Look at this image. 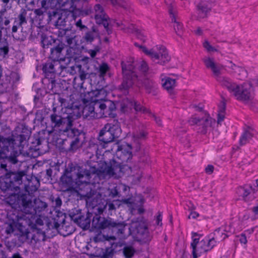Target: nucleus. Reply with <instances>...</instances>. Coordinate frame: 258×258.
Here are the masks:
<instances>
[{
  "mask_svg": "<svg viewBox=\"0 0 258 258\" xmlns=\"http://www.w3.org/2000/svg\"><path fill=\"white\" fill-rule=\"evenodd\" d=\"M101 166L97 162L88 160L82 166H73L70 165L66 169L64 174L60 178L62 185L66 188H70L77 185L83 193L91 191L89 183L91 178L96 175L100 178L113 177L118 178L123 174L125 166L120 163L113 162L110 166L106 163H101Z\"/></svg>",
  "mask_w": 258,
  "mask_h": 258,
  "instance_id": "nucleus-1",
  "label": "nucleus"
},
{
  "mask_svg": "<svg viewBox=\"0 0 258 258\" xmlns=\"http://www.w3.org/2000/svg\"><path fill=\"white\" fill-rule=\"evenodd\" d=\"M52 110L53 112L49 116V126H47L51 128L50 133L60 131L64 133L72 127L73 122L78 118L71 108H62L60 111L57 112L56 108L53 107Z\"/></svg>",
  "mask_w": 258,
  "mask_h": 258,
  "instance_id": "nucleus-2",
  "label": "nucleus"
},
{
  "mask_svg": "<svg viewBox=\"0 0 258 258\" xmlns=\"http://www.w3.org/2000/svg\"><path fill=\"white\" fill-rule=\"evenodd\" d=\"M223 87L226 88L237 100L244 103H249L254 97V87L250 82L237 84L230 79Z\"/></svg>",
  "mask_w": 258,
  "mask_h": 258,
  "instance_id": "nucleus-3",
  "label": "nucleus"
},
{
  "mask_svg": "<svg viewBox=\"0 0 258 258\" xmlns=\"http://www.w3.org/2000/svg\"><path fill=\"white\" fill-rule=\"evenodd\" d=\"M215 124V119L204 109L202 103L195 105V131L197 133L205 135L212 130Z\"/></svg>",
  "mask_w": 258,
  "mask_h": 258,
  "instance_id": "nucleus-4",
  "label": "nucleus"
},
{
  "mask_svg": "<svg viewBox=\"0 0 258 258\" xmlns=\"http://www.w3.org/2000/svg\"><path fill=\"white\" fill-rule=\"evenodd\" d=\"M15 203L23 213L34 218L37 213L44 211L47 207V204L45 202L39 199H35L33 202L30 196L26 194H22L19 196L18 200L12 204H15Z\"/></svg>",
  "mask_w": 258,
  "mask_h": 258,
  "instance_id": "nucleus-5",
  "label": "nucleus"
},
{
  "mask_svg": "<svg viewBox=\"0 0 258 258\" xmlns=\"http://www.w3.org/2000/svg\"><path fill=\"white\" fill-rule=\"evenodd\" d=\"M15 140L12 139H5L0 136V156L6 158L13 164L17 163L21 153L20 147L18 150L14 147Z\"/></svg>",
  "mask_w": 258,
  "mask_h": 258,
  "instance_id": "nucleus-6",
  "label": "nucleus"
},
{
  "mask_svg": "<svg viewBox=\"0 0 258 258\" xmlns=\"http://www.w3.org/2000/svg\"><path fill=\"white\" fill-rule=\"evenodd\" d=\"M92 212L96 215L93 218L92 226L95 229H104L107 227L112 228L113 230L118 235L124 233L126 224L123 222H116L111 219H105L98 215L97 211L92 209Z\"/></svg>",
  "mask_w": 258,
  "mask_h": 258,
  "instance_id": "nucleus-7",
  "label": "nucleus"
},
{
  "mask_svg": "<svg viewBox=\"0 0 258 258\" xmlns=\"http://www.w3.org/2000/svg\"><path fill=\"white\" fill-rule=\"evenodd\" d=\"M82 195L87 197V204H89V206H91L94 211H97L99 214L102 213L106 208L109 211H112L115 210L116 207H119L120 205L119 200H114L112 202L108 203L105 201H102L99 199H95L98 195L93 194L92 196L91 191L83 193Z\"/></svg>",
  "mask_w": 258,
  "mask_h": 258,
  "instance_id": "nucleus-8",
  "label": "nucleus"
},
{
  "mask_svg": "<svg viewBox=\"0 0 258 258\" xmlns=\"http://www.w3.org/2000/svg\"><path fill=\"white\" fill-rule=\"evenodd\" d=\"M121 130L119 122L113 120L111 123L106 124L100 131L98 139L104 144L112 142L114 139L120 137Z\"/></svg>",
  "mask_w": 258,
  "mask_h": 258,
  "instance_id": "nucleus-9",
  "label": "nucleus"
},
{
  "mask_svg": "<svg viewBox=\"0 0 258 258\" xmlns=\"http://www.w3.org/2000/svg\"><path fill=\"white\" fill-rule=\"evenodd\" d=\"M142 50L155 62L164 65L170 60V56L165 46L158 45L155 48L148 49L144 46L140 47Z\"/></svg>",
  "mask_w": 258,
  "mask_h": 258,
  "instance_id": "nucleus-10",
  "label": "nucleus"
},
{
  "mask_svg": "<svg viewBox=\"0 0 258 258\" xmlns=\"http://www.w3.org/2000/svg\"><path fill=\"white\" fill-rule=\"evenodd\" d=\"M204 63L206 67L210 70L216 80L223 87L230 79L229 78L221 76L222 72L224 66L222 64L215 61L213 57H205L203 58Z\"/></svg>",
  "mask_w": 258,
  "mask_h": 258,
  "instance_id": "nucleus-11",
  "label": "nucleus"
},
{
  "mask_svg": "<svg viewBox=\"0 0 258 258\" xmlns=\"http://www.w3.org/2000/svg\"><path fill=\"white\" fill-rule=\"evenodd\" d=\"M121 67L123 80L121 86V89L126 90L132 86L138 76L134 62L133 61L132 63L128 62L127 64L122 62Z\"/></svg>",
  "mask_w": 258,
  "mask_h": 258,
  "instance_id": "nucleus-12",
  "label": "nucleus"
},
{
  "mask_svg": "<svg viewBox=\"0 0 258 258\" xmlns=\"http://www.w3.org/2000/svg\"><path fill=\"white\" fill-rule=\"evenodd\" d=\"M64 133H67L70 143L69 150L70 151H76L81 147L85 139L83 133L76 128L71 127Z\"/></svg>",
  "mask_w": 258,
  "mask_h": 258,
  "instance_id": "nucleus-13",
  "label": "nucleus"
},
{
  "mask_svg": "<svg viewBox=\"0 0 258 258\" xmlns=\"http://www.w3.org/2000/svg\"><path fill=\"white\" fill-rule=\"evenodd\" d=\"M128 229L130 234H138L143 238H146L148 235L147 224L142 217L133 219Z\"/></svg>",
  "mask_w": 258,
  "mask_h": 258,
  "instance_id": "nucleus-14",
  "label": "nucleus"
},
{
  "mask_svg": "<svg viewBox=\"0 0 258 258\" xmlns=\"http://www.w3.org/2000/svg\"><path fill=\"white\" fill-rule=\"evenodd\" d=\"M95 100L93 105L95 108L96 118L111 116L112 111L115 108V104L112 102L108 101L106 103H104L101 101Z\"/></svg>",
  "mask_w": 258,
  "mask_h": 258,
  "instance_id": "nucleus-15",
  "label": "nucleus"
},
{
  "mask_svg": "<svg viewBox=\"0 0 258 258\" xmlns=\"http://www.w3.org/2000/svg\"><path fill=\"white\" fill-rule=\"evenodd\" d=\"M58 36L60 38L61 42L70 48H73L77 45L78 36L76 31L69 29L59 28Z\"/></svg>",
  "mask_w": 258,
  "mask_h": 258,
  "instance_id": "nucleus-16",
  "label": "nucleus"
},
{
  "mask_svg": "<svg viewBox=\"0 0 258 258\" xmlns=\"http://www.w3.org/2000/svg\"><path fill=\"white\" fill-rule=\"evenodd\" d=\"M94 18L96 22L99 25H102L106 30L107 34L112 33V30L108 27V17L106 15L103 7L100 4H96L94 7Z\"/></svg>",
  "mask_w": 258,
  "mask_h": 258,
  "instance_id": "nucleus-17",
  "label": "nucleus"
},
{
  "mask_svg": "<svg viewBox=\"0 0 258 258\" xmlns=\"http://www.w3.org/2000/svg\"><path fill=\"white\" fill-rule=\"evenodd\" d=\"M216 0H200L196 6L197 19L206 18L212 9V4Z\"/></svg>",
  "mask_w": 258,
  "mask_h": 258,
  "instance_id": "nucleus-18",
  "label": "nucleus"
},
{
  "mask_svg": "<svg viewBox=\"0 0 258 258\" xmlns=\"http://www.w3.org/2000/svg\"><path fill=\"white\" fill-rule=\"evenodd\" d=\"M0 188L4 191H11L8 193L9 197L14 198L15 200L20 195H17L14 191L19 189L17 185H15L14 182L11 180V178L6 176L5 178L0 179Z\"/></svg>",
  "mask_w": 258,
  "mask_h": 258,
  "instance_id": "nucleus-19",
  "label": "nucleus"
},
{
  "mask_svg": "<svg viewBox=\"0 0 258 258\" xmlns=\"http://www.w3.org/2000/svg\"><path fill=\"white\" fill-rule=\"evenodd\" d=\"M79 0H49L50 6L69 12H74Z\"/></svg>",
  "mask_w": 258,
  "mask_h": 258,
  "instance_id": "nucleus-20",
  "label": "nucleus"
},
{
  "mask_svg": "<svg viewBox=\"0 0 258 258\" xmlns=\"http://www.w3.org/2000/svg\"><path fill=\"white\" fill-rule=\"evenodd\" d=\"M208 239L202 235L195 233V258H197L202 253L208 251L207 245Z\"/></svg>",
  "mask_w": 258,
  "mask_h": 258,
  "instance_id": "nucleus-21",
  "label": "nucleus"
},
{
  "mask_svg": "<svg viewBox=\"0 0 258 258\" xmlns=\"http://www.w3.org/2000/svg\"><path fill=\"white\" fill-rule=\"evenodd\" d=\"M165 4L168 6L169 13L172 22L174 23L173 28L176 34L181 37L183 34V30L182 25L177 22L175 18L176 11L175 10L174 5L171 0H165Z\"/></svg>",
  "mask_w": 258,
  "mask_h": 258,
  "instance_id": "nucleus-22",
  "label": "nucleus"
},
{
  "mask_svg": "<svg viewBox=\"0 0 258 258\" xmlns=\"http://www.w3.org/2000/svg\"><path fill=\"white\" fill-rule=\"evenodd\" d=\"M116 25L120 27L121 29L124 30L127 33H135L140 39H142L144 36V33L136 27L134 24L129 23L127 21L124 20L120 22H117Z\"/></svg>",
  "mask_w": 258,
  "mask_h": 258,
  "instance_id": "nucleus-23",
  "label": "nucleus"
},
{
  "mask_svg": "<svg viewBox=\"0 0 258 258\" xmlns=\"http://www.w3.org/2000/svg\"><path fill=\"white\" fill-rule=\"evenodd\" d=\"M66 69L63 67L58 61L52 60L46 62L43 67V71L45 74L60 73L61 71Z\"/></svg>",
  "mask_w": 258,
  "mask_h": 258,
  "instance_id": "nucleus-24",
  "label": "nucleus"
},
{
  "mask_svg": "<svg viewBox=\"0 0 258 258\" xmlns=\"http://www.w3.org/2000/svg\"><path fill=\"white\" fill-rule=\"evenodd\" d=\"M48 18L50 21H53L56 27L65 26L66 25V17L65 15L60 13L53 9L52 12H48Z\"/></svg>",
  "mask_w": 258,
  "mask_h": 258,
  "instance_id": "nucleus-25",
  "label": "nucleus"
},
{
  "mask_svg": "<svg viewBox=\"0 0 258 258\" xmlns=\"http://www.w3.org/2000/svg\"><path fill=\"white\" fill-rule=\"evenodd\" d=\"M253 190V189L251 186L245 185L238 187L236 190V193L239 197H241L245 202H247L251 201L253 198L251 195Z\"/></svg>",
  "mask_w": 258,
  "mask_h": 258,
  "instance_id": "nucleus-26",
  "label": "nucleus"
},
{
  "mask_svg": "<svg viewBox=\"0 0 258 258\" xmlns=\"http://www.w3.org/2000/svg\"><path fill=\"white\" fill-rule=\"evenodd\" d=\"M117 155H119L122 161L127 162L132 158V147L130 145H122L117 151Z\"/></svg>",
  "mask_w": 258,
  "mask_h": 258,
  "instance_id": "nucleus-27",
  "label": "nucleus"
},
{
  "mask_svg": "<svg viewBox=\"0 0 258 258\" xmlns=\"http://www.w3.org/2000/svg\"><path fill=\"white\" fill-rule=\"evenodd\" d=\"M68 72L71 75H74L78 73L79 78L81 79L82 83H81V87H83L82 85L84 83L85 80L86 79L88 74L86 73L84 70L82 69V66L80 64H75L68 69Z\"/></svg>",
  "mask_w": 258,
  "mask_h": 258,
  "instance_id": "nucleus-28",
  "label": "nucleus"
},
{
  "mask_svg": "<svg viewBox=\"0 0 258 258\" xmlns=\"http://www.w3.org/2000/svg\"><path fill=\"white\" fill-rule=\"evenodd\" d=\"M63 48V44L62 43L51 48L49 58L52 60L58 61L59 62L60 60H64L61 57V53Z\"/></svg>",
  "mask_w": 258,
  "mask_h": 258,
  "instance_id": "nucleus-29",
  "label": "nucleus"
},
{
  "mask_svg": "<svg viewBox=\"0 0 258 258\" xmlns=\"http://www.w3.org/2000/svg\"><path fill=\"white\" fill-rule=\"evenodd\" d=\"M82 38L87 43H91L95 38L100 40V36L98 29L95 26H93L91 30L86 32Z\"/></svg>",
  "mask_w": 258,
  "mask_h": 258,
  "instance_id": "nucleus-30",
  "label": "nucleus"
},
{
  "mask_svg": "<svg viewBox=\"0 0 258 258\" xmlns=\"http://www.w3.org/2000/svg\"><path fill=\"white\" fill-rule=\"evenodd\" d=\"M85 153L88 155V157L91 158L95 154L96 156L100 155L101 152L99 149V146L94 141H90L88 146L85 150Z\"/></svg>",
  "mask_w": 258,
  "mask_h": 258,
  "instance_id": "nucleus-31",
  "label": "nucleus"
},
{
  "mask_svg": "<svg viewBox=\"0 0 258 258\" xmlns=\"http://www.w3.org/2000/svg\"><path fill=\"white\" fill-rule=\"evenodd\" d=\"M93 102L86 104L83 108L82 115L83 118L88 119L96 118L95 108L93 107Z\"/></svg>",
  "mask_w": 258,
  "mask_h": 258,
  "instance_id": "nucleus-32",
  "label": "nucleus"
},
{
  "mask_svg": "<svg viewBox=\"0 0 258 258\" xmlns=\"http://www.w3.org/2000/svg\"><path fill=\"white\" fill-rule=\"evenodd\" d=\"M252 132L253 129L249 126H247L244 128V132L239 140V144L240 146L245 145L252 139L253 136Z\"/></svg>",
  "mask_w": 258,
  "mask_h": 258,
  "instance_id": "nucleus-33",
  "label": "nucleus"
},
{
  "mask_svg": "<svg viewBox=\"0 0 258 258\" xmlns=\"http://www.w3.org/2000/svg\"><path fill=\"white\" fill-rule=\"evenodd\" d=\"M47 2L46 0H42L41 1V7L39 9H35L34 10V13L37 17L40 18H43V16L46 14L48 16V12H52L53 9H49L46 6Z\"/></svg>",
  "mask_w": 258,
  "mask_h": 258,
  "instance_id": "nucleus-34",
  "label": "nucleus"
},
{
  "mask_svg": "<svg viewBox=\"0 0 258 258\" xmlns=\"http://www.w3.org/2000/svg\"><path fill=\"white\" fill-rule=\"evenodd\" d=\"M80 100L84 104L94 102L93 90L90 92H82L80 94Z\"/></svg>",
  "mask_w": 258,
  "mask_h": 258,
  "instance_id": "nucleus-35",
  "label": "nucleus"
},
{
  "mask_svg": "<svg viewBox=\"0 0 258 258\" xmlns=\"http://www.w3.org/2000/svg\"><path fill=\"white\" fill-rule=\"evenodd\" d=\"M162 85L164 89L168 91H171L175 86L176 80L170 78L162 79Z\"/></svg>",
  "mask_w": 258,
  "mask_h": 258,
  "instance_id": "nucleus-36",
  "label": "nucleus"
},
{
  "mask_svg": "<svg viewBox=\"0 0 258 258\" xmlns=\"http://www.w3.org/2000/svg\"><path fill=\"white\" fill-rule=\"evenodd\" d=\"M93 92L94 100H97L98 101L105 99L107 95V92L104 88L93 90ZM94 101H95V100H94Z\"/></svg>",
  "mask_w": 258,
  "mask_h": 258,
  "instance_id": "nucleus-37",
  "label": "nucleus"
},
{
  "mask_svg": "<svg viewBox=\"0 0 258 258\" xmlns=\"http://www.w3.org/2000/svg\"><path fill=\"white\" fill-rule=\"evenodd\" d=\"M0 50L3 52L4 55H6L9 52L8 42L4 37H3V32L0 30Z\"/></svg>",
  "mask_w": 258,
  "mask_h": 258,
  "instance_id": "nucleus-38",
  "label": "nucleus"
},
{
  "mask_svg": "<svg viewBox=\"0 0 258 258\" xmlns=\"http://www.w3.org/2000/svg\"><path fill=\"white\" fill-rule=\"evenodd\" d=\"M134 102V101H131L128 98L123 100L121 103V110L123 112H126L129 110H132L133 108Z\"/></svg>",
  "mask_w": 258,
  "mask_h": 258,
  "instance_id": "nucleus-39",
  "label": "nucleus"
},
{
  "mask_svg": "<svg viewBox=\"0 0 258 258\" xmlns=\"http://www.w3.org/2000/svg\"><path fill=\"white\" fill-rule=\"evenodd\" d=\"M52 42L54 43V41L51 38L44 34L41 35V43L43 48H48L49 45H52Z\"/></svg>",
  "mask_w": 258,
  "mask_h": 258,
  "instance_id": "nucleus-40",
  "label": "nucleus"
},
{
  "mask_svg": "<svg viewBox=\"0 0 258 258\" xmlns=\"http://www.w3.org/2000/svg\"><path fill=\"white\" fill-rule=\"evenodd\" d=\"M109 67L106 63H102L99 66L98 69L99 76L100 77H103L106 75V73L109 71Z\"/></svg>",
  "mask_w": 258,
  "mask_h": 258,
  "instance_id": "nucleus-41",
  "label": "nucleus"
},
{
  "mask_svg": "<svg viewBox=\"0 0 258 258\" xmlns=\"http://www.w3.org/2000/svg\"><path fill=\"white\" fill-rule=\"evenodd\" d=\"M45 240V235L43 232H36L31 238V241L33 240L35 243L44 241Z\"/></svg>",
  "mask_w": 258,
  "mask_h": 258,
  "instance_id": "nucleus-42",
  "label": "nucleus"
},
{
  "mask_svg": "<svg viewBox=\"0 0 258 258\" xmlns=\"http://www.w3.org/2000/svg\"><path fill=\"white\" fill-rule=\"evenodd\" d=\"M26 12L24 10L18 16V19H16L15 21V23L19 24V26H22L24 24L27 23V20L26 19Z\"/></svg>",
  "mask_w": 258,
  "mask_h": 258,
  "instance_id": "nucleus-43",
  "label": "nucleus"
},
{
  "mask_svg": "<svg viewBox=\"0 0 258 258\" xmlns=\"http://www.w3.org/2000/svg\"><path fill=\"white\" fill-rule=\"evenodd\" d=\"M9 178H11V180L15 185H20L22 183V175L20 173H12Z\"/></svg>",
  "mask_w": 258,
  "mask_h": 258,
  "instance_id": "nucleus-44",
  "label": "nucleus"
},
{
  "mask_svg": "<svg viewBox=\"0 0 258 258\" xmlns=\"http://www.w3.org/2000/svg\"><path fill=\"white\" fill-rule=\"evenodd\" d=\"M147 133L145 131H141L139 133H136L133 135V139L135 142L138 144L141 140H144L146 139Z\"/></svg>",
  "mask_w": 258,
  "mask_h": 258,
  "instance_id": "nucleus-45",
  "label": "nucleus"
},
{
  "mask_svg": "<svg viewBox=\"0 0 258 258\" xmlns=\"http://www.w3.org/2000/svg\"><path fill=\"white\" fill-rule=\"evenodd\" d=\"M123 252L125 258H131L135 252V250L132 246H125L123 248Z\"/></svg>",
  "mask_w": 258,
  "mask_h": 258,
  "instance_id": "nucleus-46",
  "label": "nucleus"
},
{
  "mask_svg": "<svg viewBox=\"0 0 258 258\" xmlns=\"http://www.w3.org/2000/svg\"><path fill=\"white\" fill-rule=\"evenodd\" d=\"M28 215V216H27L26 217L29 219L30 224H32L33 222V221L35 220V223L37 225H42L43 224V220L41 218L38 217L37 216L36 214H35V217L34 218V217L32 218L29 215Z\"/></svg>",
  "mask_w": 258,
  "mask_h": 258,
  "instance_id": "nucleus-47",
  "label": "nucleus"
},
{
  "mask_svg": "<svg viewBox=\"0 0 258 258\" xmlns=\"http://www.w3.org/2000/svg\"><path fill=\"white\" fill-rule=\"evenodd\" d=\"M203 47L208 52L218 51L217 49L212 46L207 40H205L203 43Z\"/></svg>",
  "mask_w": 258,
  "mask_h": 258,
  "instance_id": "nucleus-48",
  "label": "nucleus"
},
{
  "mask_svg": "<svg viewBox=\"0 0 258 258\" xmlns=\"http://www.w3.org/2000/svg\"><path fill=\"white\" fill-rule=\"evenodd\" d=\"M138 68L141 72L143 73H146L149 70V68L147 63L144 61H142L138 66Z\"/></svg>",
  "mask_w": 258,
  "mask_h": 258,
  "instance_id": "nucleus-49",
  "label": "nucleus"
},
{
  "mask_svg": "<svg viewBox=\"0 0 258 258\" xmlns=\"http://www.w3.org/2000/svg\"><path fill=\"white\" fill-rule=\"evenodd\" d=\"M75 25L80 31L86 30L87 29V27L82 24L81 19H79L75 23Z\"/></svg>",
  "mask_w": 258,
  "mask_h": 258,
  "instance_id": "nucleus-50",
  "label": "nucleus"
},
{
  "mask_svg": "<svg viewBox=\"0 0 258 258\" xmlns=\"http://www.w3.org/2000/svg\"><path fill=\"white\" fill-rule=\"evenodd\" d=\"M136 111L145 112L146 109L139 103L137 102H134L133 108Z\"/></svg>",
  "mask_w": 258,
  "mask_h": 258,
  "instance_id": "nucleus-51",
  "label": "nucleus"
},
{
  "mask_svg": "<svg viewBox=\"0 0 258 258\" xmlns=\"http://www.w3.org/2000/svg\"><path fill=\"white\" fill-rule=\"evenodd\" d=\"M109 195L112 198H115L116 197H120L119 192L118 191V189L117 188V187H114V188H112L110 190V191L109 192Z\"/></svg>",
  "mask_w": 258,
  "mask_h": 258,
  "instance_id": "nucleus-52",
  "label": "nucleus"
},
{
  "mask_svg": "<svg viewBox=\"0 0 258 258\" xmlns=\"http://www.w3.org/2000/svg\"><path fill=\"white\" fill-rule=\"evenodd\" d=\"M215 243L216 241L214 238H212L211 239H208L207 245L208 248V250L211 249L214 247Z\"/></svg>",
  "mask_w": 258,
  "mask_h": 258,
  "instance_id": "nucleus-53",
  "label": "nucleus"
},
{
  "mask_svg": "<svg viewBox=\"0 0 258 258\" xmlns=\"http://www.w3.org/2000/svg\"><path fill=\"white\" fill-rule=\"evenodd\" d=\"M225 109H226V103L225 102V101H222L221 102V104L219 106L218 113H225Z\"/></svg>",
  "mask_w": 258,
  "mask_h": 258,
  "instance_id": "nucleus-54",
  "label": "nucleus"
},
{
  "mask_svg": "<svg viewBox=\"0 0 258 258\" xmlns=\"http://www.w3.org/2000/svg\"><path fill=\"white\" fill-rule=\"evenodd\" d=\"M214 167L212 165H208L205 168L206 172L208 174H211L214 171Z\"/></svg>",
  "mask_w": 258,
  "mask_h": 258,
  "instance_id": "nucleus-55",
  "label": "nucleus"
},
{
  "mask_svg": "<svg viewBox=\"0 0 258 258\" xmlns=\"http://www.w3.org/2000/svg\"><path fill=\"white\" fill-rule=\"evenodd\" d=\"M227 67L232 69V70H234L236 71V69L238 68V66H237L236 64L233 63L231 61H227Z\"/></svg>",
  "mask_w": 258,
  "mask_h": 258,
  "instance_id": "nucleus-56",
  "label": "nucleus"
},
{
  "mask_svg": "<svg viewBox=\"0 0 258 258\" xmlns=\"http://www.w3.org/2000/svg\"><path fill=\"white\" fill-rule=\"evenodd\" d=\"M225 114L223 113H218V118H217V123L220 124L221 122L223 121L225 118Z\"/></svg>",
  "mask_w": 258,
  "mask_h": 258,
  "instance_id": "nucleus-57",
  "label": "nucleus"
},
{
  "mask_svg": "<svg viewBox=\"0 0 258 258\" xmlns=\"http://www.w3.org/2000/svg\"><path fill=\"white\" fill-rule=\"evenodd\" d=\"M239 240L241 243H243L244 244L247 243V239L246 236L244 234H241L240 236H239Z\"/></svg>",
  "mask_w": 258,
  "mask_h": 258,
  "instance_id": "nucleus-58",
  "label": "nucleus"
},
{
  "mask_svg": "<svg viewBox=\"0 0 258 258\" xmlns=\"http://www.w3.org/2000/svg\"><path fill=\"white\" fill-rule=\"evenodd\" d=\"M235 72H238L239 75H242L243 76L246 75V70L243 68L238 67Z\"/></svg>",
  "mask_w": 258,
  "mask_h": 258,
  "instance_id": "nucleus-59",
  "label": "nucleus"
},
{
  "mask_svg": "<svg viewBox=\"0 0 258 258\" xmlns=\"http://www.w3.org/2000/svg\"><path fill=\"white\" fill-rule=\"evenodd\" d=\"M82 227L83 228H87L90 227V220L87 218L85 220L84 223L82 224Z\"/></svg>",
  "mask_w": 258,
  "mask_h": 258,
  "instance_id": "nucleus-60",
  "label": "nucleus"
},
{
  "mask_svg": "<svg viewBox=\"0 0 258 258\" xmlns=\"http://www.w3.org/2000/svg\"><path fill=\"white\" fill-rule=\"evenodd\" d=\"M162 215L160 213H159L156 219V223L158 225H162Z\"/></svg>",
  "mask_w": 258,
  "mask_h": 258,
  "instance_id": "nucleus-61",
  "label": "nucleus"
},
{
  "mask_svg": "<svg viewBox=\"0 0 258 258\" xmlns=\"http://www.w3.org/2000/svg\"><path fill=\"white\" fill-rule=\"evenodd\" d=\"M195 33L198 36H202L203 34V31L200 27H198Z\"/></svg>",
  "mask_w": 258,
  "mask_h": 258,
  "instance_id": "nucleus-62",
  "label": "nucleus"
},
{
  "mask_svg": "<svg viewBox=\"0 0 258 258\" xmlns=\"http://www.w3.org/2000/svg\"><path fill=\"white\" fill-rule=\"evenodd\" d=\"M154 120H155L156 123L160 126L162 125V122H161V119L160 118V117H157L156 116H154Z\"/></svg>",
  "mask_w": 258,
  "mask_h": 258,
  "instance_id": "nucleus-63",
  "label": "nucleus"
},
{
  "mask_svg": "<svg viewBox=\"0 0 258 258\" xmlns=\"http://www.w3.org/2000/svg\"><path fill=\"white\" fill-rule=\"evenodd\" d=\"M11 258H23V257L21 256V255L19 253L16 252V253L13 254V255Z\"/></svg>",
  "mask_w": 258,
  "mask_h": 258,
  "instance_id": "nucleus-64",
  "label": "nucleus"
}]
</instances>
